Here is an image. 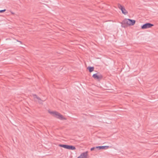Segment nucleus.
I'll return each mask as SVG.
<instances>
[{
    "mask_svg": "<svg viewBox=\"0 0 158 158\" xmlns=\"http://www.w3.org/2000/svg\"><path fill=\"white\" fill-rule=\"evenodd\" d=\"M59 146L60 147H63L65 148L68 149L74 150L76 149V148L75 147L72 145H68L64 144H59Z\"/></svg>",
    "mask_w": 158,
    "mask_h": 158,
    "instance_id": "nucleus-3",
    "label": "nucleus"
},
{
    "mask_svg": "<svg viewBox=\"0 0 158 158\" xmlns=\"http://www.w3.org/2000/svg\"><path fill=\"white\" fill-rule=\"evenodd\" d=\"M6 10V9L3 10H0V13H2L5 12Z\"/></svg>",
    "mask_w": 158,
    "mask_h": 158,
    "instance_id": "nucleus-11",
    "label": "nucleus"
},
{
    "mask_svg": "<svg viewBox=\"0 0 158 158\" xmlns=\"http://www.w3.org/2000/svg\"><path fill=\"white\" fill-rule=\"evenodd\" d=\"M118 6L119 9H120L122 12V13L126 15L128 13L127 11L126 10L125 8L121 5L119 4H118Z\"/></svg>",
    "mask_w": 158,
    "mask_h": 158,
    "instance_id": "nucleus-4",
    "label": "nucleus"
},
{
    "mask_svg": "<svg viewBox=\"0 0 158 158\" xmlns=\"http://www.w3.org/2000/svg\"><path fill=\"white\" fill-rule=\"evenodd\" d=\"M88 152L86 151L81 153L77 158H88Z\"/></svg>",
    "mask_w": 158,
    "mask_h": 158,
    "instance_id": "nucleus-5",
    "label": "nucleus"
},
{
    "mask_svg": "<svg viewBox=\"0 0 158 158\" xmlns=\"http://www.w3.org/2000/svg\"><path fill=\"white\" fill-rule=\"evenodd\" d=\"M153 26V25L150 23H146L141 26V28L142 29H146L151 28Z\"/></svg>",
    "mask_w": 158,
    "mask_h": 158,
    "instance_id": "nucleus-6",
    "label": "nucleus"
},
{
    "mask_svg": "<svg viewBox=\"0 0 158 158\" xmlns=\"http://www.w3.org/2000/svg\"><path fill=\"white\" fill-rule=\"evenodd\" d=\"M108 148V146H100L96 147V148L98 150L106 149Z\"/></svg>",
    "mask_w": 158,
    "mask_h": 158,
    "instance_id": "nucleus-9",
    "label": "nucleus"
},
{
    "mask_svg": "<svg viewBox=\"0 0 158 158\" xmlns=\"http://www.w3.org/2000/svg\"><path fill=\"white\" fill-rule=\"evenodd\" d=\"M17 41H18V42H20V43H21V41H18V40H17Z\"/></svg>",
    "mask_w": 158,
    "mask_h": 158,
    "instance_id": "nucleus-13",
    "label": "nucleus"
},
{
    "mask_svg": "<svg viewBox=\"0 0 158 158\" xmlns=\"http://www.w3.org/2000/svg\"><path fill=\"white\" fill-rule=\"evenodd\" d=\"M135 23V21L130 19H125L122 23V27H125L126 25L133 26Z\"/></svg>",
    "mask_w": 158,
    "mask_h": 158,
    "instance_id": "nucleus-1",
    "label": "nucleus"
},
{
    "mask_svg": "<svg viewBox=\"0 0 158 158\" xmlns=\"http://www.w3.org/2000/svg\"><path fill=\"white\" fill-rule=\"evenodd\" d=\"M87 69H89L90 72H91L94 71V68L93 67H89Z\"/></svg>",
    "mask_w": 158,
    "mask_h": 158,
    "instance_id": "nucleus-10",
    "label": "nucleus"
},
{
    "mask_svg": "<svg viewBox=\"0 0 158 158\" xmlns=\"http://www.w3.org/2000/svg\"><path fill=\"white\" fill-rule=\"evenodd\" d=\"M92 77L95 79L98 80H101L102 77V76L101 74L98 73L94 74L93 75Z\"/></svg>",
    "mask_w": 158,
    "mask_h": 158,
    "instance_id": "nucleus-7",
    "label": "nucleus"
},
{
    "mask_svg": "<svg viewBox=\"0 0 158 158\" xmlns=\"http://www.w3.org/2000/svg\"><path fill=\"white\" fill-rule=\"evenodd\" d=\"M96 149L95 147H93L91 148L90 150L91 151H93L94 150V149Z\"/></svg>",
    "mask_w": 158,
    "mask_h": 158,
    "instance_id": "nucleus-12",
    "label": "nucleus"
},
{
    "mask_svg": "<svg viewBox=\"0 0 158 158\" xmlns=\"http://www.w3.org/2000/svg\"><path fill=\"white\" fill-rule=\"evenodd\" d=\"M48 112L49 113L52 115L54 117L58 119L61 120L66 119V118L62 115H61L60 113L57 112L48 111Z\"/></svg>",
    "mask_w": 158,
    "mask_h": 158,
    "instance_id": "nucleus-2",
    "label": "nucleus"
},
{
    "mask_svg": "<svg viewBox=\"0 0 158 158\" xmlns=\"http://www.w3.org/2000/svg\"><path fill=\"white\" fill-rule=\"evenodd\" d=\"M33 97L35 101L38 102L40 103H42V102L43 101H42L39 97H37L36 95H33Z\"/></svg>",
    "mask_w": 158,
    "mask_h": 158,
    "instance_id": "nucleus-8",
    "label": "nucleus"
}]
</instances>
